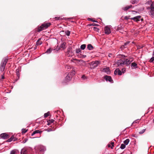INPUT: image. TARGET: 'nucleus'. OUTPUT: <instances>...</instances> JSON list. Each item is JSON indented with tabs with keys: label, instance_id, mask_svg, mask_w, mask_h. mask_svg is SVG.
Here are the masks:
<instances>
[{
	"label": "nucleus",
	"instance_id": "nucleus-1",
	"mask_svg": "<svg viewBox=\"0 0 154 154\" xmlns=\"http://www.w3.org/2000/svg\"><path fill=\"white\" fill-rule=\"evenodd\" d=\"M36 150V154H43L44 152L46 150L45 147L42 146H39L35 148Z\"/></svg>",
	"mask_w": 154,
	"mask_h": 154
},
{
	"label": "nucleus",
	"instance_id": "nucleus-2",
	"mask_svg": "<svg viewBox=\"0 0 154 154\" xmlns=\"http://www.w3.org/2000/svg\"><path fill=\"white\" fill-rule=\"evenodd\" d=\"M75 74V72L74 70L72 71L71 72L69 73L65 78V82L66 83L70 80L72 77Z\"/></svg>",
	"mask_w": 154,
	"mask_h": 154
},
{
	"label": "nucleus",
	"instance_id": "nucleus-3",
	"mask_svg": "<svg viewBox=\"0 0 154 154\" xmlns=\"http://www.w3.org/2000/svg\"><path fill=\"white\" fill-rule=\"evenodd\" d=\"M51 24L50 23H46L42 24L40 26L38 27V31L40 32L42 30L47 28L50 26Z\"/></svg>",
	"mask_w": 154,
	"mask_h": 154
},
{
	"label": "nucleus",
	"instance_id": "nucleus-4",
	"mask_svg": "<svg viewBox=\"0 0 154 154\" xmlns=\"http://www.w3.org/2000/svg\"><path fill=\"white\" fill-rule=\"evenodd\" d=\"M8 59L7 58H4L2 60V62L1 64L0 70L3 72L4 71L5 66V65L7 62Z\"/></svg>",
	"mask_w": 154,
	"mask_h": 154
},
{
	"label": "nucleus",
	"instance_id": "nucleus-5",
	"mask_svg": "<svg viewBox=\"0 0 154 154\" xmlns=\"http://www.w3.org/2000/svg\"><path fill=\"white\" fill-rule=\"evenodd\" d=\"M100 63V61L98 60H96L95 61H93L90 64L91 68V69H94Z\"/></svg>",
	"mask_w": 154,
	"mask_h": 154
},
{
	"label": "nucleus",
	"instance_id": "nucleus-6",
	"mask_svg": "<svg viewBox=\"0 0 154 154\" xmlns=\"http://www.w3.org/2000/svg\"><path fill=\"white\" fill-rule=\"evenodd\" d=\"M123 59H120L116 62L115 64L117 66H123L125 65Z\"/></svg>",
	"mask_w": 154,
	"mask_h": 154
},
{
	"label": "nucleus",
	"instance_id": "nucleus-7",
	"mask_svg": "<svg viewBox=\"0 0 154 154\" xmlns=\"http://www.w3.org/2000/svg\"><path fill=\"white\" fill-rule=\"evenodd\" d=\"M111 26H107L105 27L104 28V31L105 34L109 35L111 32Z\"/></svg>",
	"mask_w": 154,
	"mask_h": 154
},
{
	"label": "nucleus",
	"instance_id": "nucleus-8",
	"mask_svg": "<svg viewBox=\"0 0 154 154\" xmlns=\"http://www.w3.org/2000/svg\"><path fill=\"white\" fill-rule=\"evenodd\" d=\"M124 61V64L125 65H128L130 64L131 62H132L133 59L132 58H129L128 59H123Z\"/></svg>",
	"mask_w": 154,
	"mask_h": 154
},
{
	"label": "nucleus",
	"instance_id": "nucleus-9",
	"mask_svg": "<svg viewBox=\"0 0 154 154\" xmlns=\"http://www.w3.org/2000/svg\"><path fill=\"white\" fill-rule=\"evenodd\" d=\"M141 16H138L134 17L131 18L130 19L133 20L135 22H138L140 21V20H141V21L143 20V19H141Z\"/></svg>",
	"mask_w": 154,
	"mask_h": 154
},
{
	"label": "nucleus",
	"instance_id": "nucleus-10",
	"mask_svg": "<svg viewBox=\"0 0 154 154\" xmlns=\"http://www.w3.org/2000/svg\"><path fill=\"white\" fill-rule=\"evenodd\" d=\"M104 79L106 81H108L109 82L112 83L113 82V81L112 79L111 76L106 75L104 77Z\"/></svg>",
	"mask_w": 154,
	"mask_h": 154
},
{
	"label": "nucleus",
	"instance_id": "nucleus-11",
	"mask_svg": "<svg viewBox=\"0 0 154 154\" xmlns=\"http://www.w3.org/2000/svg\"><path fill=\"white\" fill-rule=\"evenodd\" d=\"M102 71L103 72L106 73L107 74H109L110 73V70L109 67H106L103 69Z\"/></svg>",
	"mask_w": 154,
	"mask_h": 154
},
{
	"label": "nucleus",
	"instance_id": "nucleus-12",
	"mask_svg": "<svg viewBox=\"0 0 154 154\" xmlns=\"http://www.w3.org/2000/svg\"><path fill=\"white\" fill-rule=\"evenodd\" d=\"M0 137L4 139H6L8 137V135L5 133H2L0 134Z\"/></svg>",
	"mask_w": 154,
	"mask_h": 154
},
{
	"label": "nucleus",
	"instance_id": "nucleus-13",
	"mask_svg": "<svg viewBox=\"0 0 154 154\" xmlns=\"http://www.w3.org/2000/svg\"><path fill=\"white\" fill-rule=\"evenodd\" d=\"M129 42H127L125 43L124 45H122L121 46V48L122 49H123L124 48L127 47V45L129 44Z\"/></svg>",
	"mask_w": 154,
	"mask_h": 154
},
{
	"label": "nucleus",
	"instance_id": "nucleus-14",
	"mask_svg": "<svg viewBox=\"0 0 154 154\" xmlns=\"http://www.w3.org/2000/svg\"><path fill=\"white\" fill-rule=\"evenodd\" d=\"M150 7H151L150 13L151 14H152L154 13V5L153 4H151Z\"/></svg>",
	"mask_w": 154,
	"mask_h": 154
},
{
	"label": "nucleus",
	"instance_id": "nucleus-15",
	"mask_svg": "<svg viewBox=\"0 0 154 154\" xmlns=\"http://www.w3.org/2000/svg\"><path fill=\"white\" fill-rule=\"evenodd\" d=\"M21 154H28L27 151L25 149H22L21 151Z\"/></svg>",
	"mask_w": 154,
	"mask_h": 154
},
{
	"label": "nucleus",
	"instance_id": "nucleus-16",
	"mask_svg": "<svg viewBox=\"0 0 154 154\" xmlns=\"http://www.w3.org/2000/svg\"><path fill=\"white\" fill-rule=\"evenodd\" d=\"M132 5H130L129 6H127L126 7L123 8L122 9L123 10L126 11L129 8H131L132 7Z\"/></svg>",
	"mask_w": 154,
	"mask_h": 154
},
{
	"label": "nucleus",
	"instance_id": "nucleus-17",
	"mask_svg": "<svg viewBox=\"0 0 154 154\" xmlns=\"http://www.w3.org/2000/svg\"><path fill=\"white\" fill-rule=\"evenodd\" d=\"M42 131H40L39 130H35V131H34L33 133L32 134V136L34 134L37 133H40L41 132H42Z\"/></svg>",
	"mask_w": 154,
	"mask_h": 154
},
{
	"label": "nucleus",
	"instance_id": "nucleus-18",
	"mask_svg": "<svg viewBox=\"0 0 154 154\" xmlns=\"http://www.w3.org/2000/svg\"><path fill=\"white\" fill-rule=\"evenodd\" d=\"M87 48L89 50H91L93 49V47L91 44H89L88 45Z\"/></svg>",
	"mask_w": 154,
	"mask_h": 154
},
{
	"label": "nucleus",
	"instance_id": "nucleus-19",
	"mask_svg": "<svg viewBox=\"0 0 154 154\" xmlns=\"http://www.w3.org/2000/svg\"><path fill=\"white\" fill-rule=\"evenodd\" d=\"M14 136H12L7 141L8 142H10L13 140H15L14 139Z\"/></svg>",
	"mask_w": 154,
	"mask_h": 154
},
{
	"label": "nucleus",
	"instance_id": "nucleus-20",
	"mask_svg": "<svg viewBox=\"0 0 154 154\" xmlns=\"http://www.w3.org/2000/svg\"><path fill=\"white\" fill-rule=\"evenodd\" d=\"M54 121V120H53V119H50L48 121V125H49L51 124V123L53 122Z\"/></svg>",
	"mask_w": 154,
	"mask_h": 154
},
{
	"label": "nucleus",
	"instance_id": "nucleus-21",
	"mask_svg": "<svg viewBox=\"0 0 154 154\" xmlns=\"http://www.w3.org/2000/svg\"><path fill=\"white\" fill-rule=\"evenodd\" d=\"M53 50V48H49L47 50L46 53L48 54H50L51 53V51Z\"/></svg>",
	"mask_w": 154,
	"mask_h": 154
},
{
	"label": "nucleus",
	"instance_id": "nucleus-22",
	"mask_svg": "<svg viewBox=\"0 0 154 154\" xmlns=\"http://www.w3.org/2000/svg\"><path fill=\"white\" fill-rule=\"evenodd\" d=\"M42 41H40V39H39L36 42V45H40L42 44Z\"/></svg>",
	"mask_w": 154,
	"mask_h": 154
},
{
	"label": "nucleus",
	"instance_id": "nucleus-23",
	"mask_svg": "<svg viewBox=\"0 0 154 154\" xmlns=\"http://www.w3.org/2000/svg\"><path fill=\"white\" fill-rule=\"evenodd\" d=\"M129 142V140L128 139H127L124 141V144L125 145H127Z\"/></svg>",
	"mask_w": 154,
	"mask_h": 154
},
{
	"label": "nucleus",
	"instance_id": "nucleus-24",
	"mask_svg": "<svg viewBox=\"0 0 154 154\" xmlns=\"http://www.w3.org/2000/svg\"><path fill=\"white\" fill-rule=\"evenodd\" d=\"M131 66L137 68V64L135 63H133L131 64Z\"/></svg>",
	"mask_w": 154,
	"mask_h": 154
},
{
	"label": "nucleus",
	"instance_id": "nucleus-25",
	"mask_svg": "<svg viewBox=\"0 0 154 154\" xmlns=\"http://www.w3.org/2000/svg\"><path fill=\"white\" fill-rule=\"evenodd\" d=\"M86 45L83 44L81 45L80 48L82 50H84L86 47Z\"/></svg>",
	"mask_w": 154,
	"mask_h": 154
},
{
	"label": "nucleus",
	"instance_id": "nucleus-26",
	"mask_svg": "<svg viewBox=\"0 0 154 154\" xmlns=\"http://www.w3.org/2000/svg\"><path fill=\"white\" fill-rule=\"evenodd\" d=\"M125 145H125L124 144H122L121 145V146H120V148L122 149H125V146H126Z\"/></svg>",
	"mask_w": 154,
	"mask_h": 154
},
{
	"label": "nucleus",
	"instance_id": "nucleus-27",
	"mask_svg": "<svg viewBox=\"0 0 154 154\" xmlns=\"http://www.w3.org/2000/svg\"><path fill=\"white\" fill-rule=\"evenodd\" d=\"M137 0H132L131 2V3L133 4H137Z\"/></svg>",
	"mask_w": 154,
	"mask_h": 154
},
{
	"label": "nucleus",
	"instance_id": "nucleus-28",
	"mask_svg": "<svg viewBox=\"0 0 154 154\" xmlns=\"http://www.w3.org/2000/svg\"><path fill=\"white\" fill-rule=\"evenodd\" d=\"M61 47L63 48V49H65L66 48L65 44L64 43H63L62 44L61 46Z\"/></svg>",
	"mask_w": 154,
	"mask_h": 154
},
{
	"label": "nucleus",
	"instance_id": "nucleus-29",
	"mask_svg": "<svg viewBox=\"0 0 154 154\" xmlns=\"http://www.w3.org/2000/svg\"><path fill=\"white\" fill-rule=\"evenodd\" d=\"M50 113L49 112H48L47 113H45L44 114V117L46 118L49 115Z\"/></svg>",
	"mask_w": 154,
	"mask_h": 154
},
{
	"label": "nucleus",
	"instance_id": "nucleus-30",
	"mask_svg": "<svg viewBox=\"0 0 154 154\" xmlns=\"http://www.w3.org/2000/svg\"><path fill=\"white\" fill-rule=\"evenodd\" d=\"M17 152L14 150L12 151L10 153V154H17Z\"/></svg>",
	"mask_w": 154,
	"mask_h": 154
},
{
	"label": "nucleus",
	"instance_id": "nucleus-31",
	"mask_svg": "<svg viewBox=\"0 0 154 154\" xmlns=\"http://www.w3.org/2000/svg\"><path fill=\"white\" fill-rule=\"evenodd\" d=\"M54 18L56 20H63V18H61L60 17H55Z\"/></svg>",
	"mask_w": 154,
	"mask_h": 154
},
{
	"label": "nucleus",
	"instance_id": "nucleus-32",
	"mask_svg": "<svg viewBox=\"0 0 154 154\" xmlns=\"http://www.w3.org/2000/svg\"><path fill=\"white\" fill-rule=\"evenodd\" d=\"M93 29L95 31H97V32H98L99 30L98 28H97L96 27H93Z\"/></svg>",
	"mask_w": 154,
	"mask_h": 154
},
{
	"label": "nucleus",
	"instance_id": "nucleus-33",
	"mask_svg": "<svg viewBox=\"0 0 154 154\" xmlns=\"http://www.w3.org/2000/svg\"><path fill=\"white\" fill-rule=\"evenodd\" d=\"M146 130V129H143L141 131H140V132H139V133L140 134H143V133H144V132Z\"/></svg>",
	"mask_w": 154,
	"mask_h": 154
},
{
	"label": "nucleus",
	"instance_id": "nucleus-34",
	"mask_svg": "<svg viewBox=\"0 0 154 154\" xmlns=\"http://www.w3.org/2000/svg\"><path fill=\"white\" fill-rule=\"evenodd\" d=\"M66 34L67 35L69 36L70 34V32L69 31L67 30L65 32Z\"/></svg>",
	"mask_w": 154,
	"mask_h": 154
},
{
	"label": "nucleus",
	"instance_id": "nucleus-35",
	"mask_svg": "<svg viewBox=\"0 0 154 154\" xmlns=\"http://www.w3.org/2000/svg\"><path fill=\"white\" fill-rule=\"evenodd\" d=\"M122 72L121 71L118 69V74L119 75H122Z\"/></svg>",
	"mask_w": 154,
	"mask_h": 154
},
{
	"label": "nucleus",
	"instance_id": "nucleus-36",
	"mask_svg": "<svg viewBox=\"0 0 154 154\" xmlns=\"http://www.w3.org/2000/svg\"><path fill=\"white\" fill-rule=\"evenodd\" d=\"M27 131V130H26L25 129H22V133H25Z\"/></svg>",
	"mask_w": 154,
	"mask_h": 154
},
{
	"label": "nucleus",
	"instance_id": "nucleus-37",
	"mask_svg": "<svg viewBox=\"0 0 154 154\" xmlns=\"http://www.w3.org/2000/svg\"><path fill=\"white\" fill-rule=\"evenodd\" d=\"M150 62L154 63V57H152L150 60Z\"/></svg>",
	"mask_w": 154,
	"mask_h": 154
},
{
	"label": "nucleus",
	"instance_id": "nucleus-38",
	"mask_svg": "<svg viewBox=\"0 0 154 154\" xmlns=\"http://www.w3.org/2000/svg\"><path fill=\"white\" fill-rule=\"evenodd\" d=\"M138 120H139L138 119H137V120H135V121H134L132 123V125H133L134 123H139V122Z\"/></svg>",
	"mask_w": 154,
	"mask_h": 154
},
{
	"label": "nucleus",
	"instance_id": "nucleus-39",
	"mask_svg": "<svg viewBox=\"0 0 154 154\" xmlns=\"http://www.w3.org/2000/svg\"><path fill=\"white\" fill-rule=\"evenodd\" d=\"M16 73H17V76L19 77V69H17L16 70Z\"/></svg>",
	"mask_w": 154,
	"mask_h": 154
},
{
	"label": "nucleus",
	"instance_id": "nucleus-40",
	"mask_svg": "<svg viewBox=\"0 0 154 154\" xmlns=\"http://www.w3.org/2000/svg\"><path fill=\"white\" fill-rule=\"evenodd\" d=\"M81 51L80 49H77L76 50V52L77 53H79L81 52Z\"/></svg>",
	"mask_w": 154,
	"mask_h": 154
},
{
	"label": "nucleus",
	"instance_id": "nucleus-41",
	"mask_svg": "<svg viewBox=\"0 0 154 154\" xmlns=\"http://www.w3.org/2000/svg\"><path fill=\"white\" fill-rule=\"evenodd\" d=\"M121 29H122V27L120 26H119L118 27L117 30L118 31H119V30H121Z\"/></svg>",
	"mask_w": 154,
	"mask_h": 154
},
{
	"label": "nucleus",
	"instance_id": "nucleus-42",
	"mask_svg": "<svg viewBox=\"0 0 154 154\" xmlns=\"http://www.w3.org/2000/svg\"><path fill=\"white\" fill-rule=\"evenodd\" d=\"M118 69H117L115 70L114 72V73L116 75L117 74H118Z\"/></svg>",
	"mask_w": 154,
	"mask_h": 154
},
{
	"label": "nucleus",
	"instance_id": "nucleus-43",
	"mask_svg": "<svg viewBox=\"0 0 154 154\" xmlns=\"http://www.w3.org/2000/svg\"><path fill=\"white\" fill-rule=\"evenodd\" d=\"M152 1H150L147 2L146 3V4H151H151H152Z\"/></svg>",
	"mask_w": 154,
	"mask_h": 154
},
{
	"label": "nucleus",
	"instance_id": "nucleus-44",
	"mask_svg": "<svg viewBox=\"0 0 154 154\" xmlns=\"http://www.w3.org/2000/svg\"><path fill=\"white\" fill-rule=\"evenodd\" d=\"M4 73L3 74V75H2L1 79H0V80H1L2 79H4L5 78L4 77Z\"/></svg>",
	"mask_w": 154,
	"mask_h": 154
},
{
	"label": "nucleus",
	"instance_id": "nucleus-45",
	"mask_svg": "<svg viewBox=\"0 0 154 154\" xmlns=\"http://www.w3.org/2000/svg\"><path fill=\"white\" fill-rule=\"evenodd\" d=\"M82 78L84 80H85V79H86V77L85 75H83L82 77Z\"/></svg>",
	"mask_w": 154,
	"mask_h": 154
},
{
	"label": "nucleus",
	"instance_id": "nucleus-46",
	"mask_svg": "<svg viewBox=\"0 0 154 154\" xmlns=\"http://www.w3.org/2000/svg\"><path fill=\"white\" fill-rule=\"evenodd\" d=\"M71 52H70V51H68V54H67V55H68V56H72V54H69V53H70Z\"/></svg>",
	"mask_w": 154,
	"mask_h": 154
},
{
	"label": "nucleus",
	"instance_id": "nucleus-47",
	"mask_svg": "<svg viewBox=\"0 0 154 154\" xmlns=\"http://www.w3.org/2000/svg\"><path fill=\"white\" fill-rule=\"evenodd\" d=\"M27 139H25L23 141V143H25L27 141Z\"/></svg>",
	"mask_w": 154,
	"mask_h": 154
},
{
	"label": "nucleus",
	"instance_id": "nucleus-48",
	"mask_svg": "<svg viewBox=\"0 0 154 154\" xmlns=\"http://www.w3.org/2000/svg\"><path fill=\"white\" fill-rule=\"evenodd\" d=\"M114 142H112L111 143V144L112 145V147H113L114 146Z\"/></svg>",
	"mask_w": 154,
	"mask_h": 154
},
{
	"label": "nucleus",
	"instance_id": "nucleus-49",
	"mask_svg": "<svg viewBox=\"0 0 154 154\" xmlns=\"http://www.w3.org/2000/svg\"><path fill=\"white\" fill-rule=\"evenodd\" d=\"M90 20H91L92 21L94 22H97L96 21L94 20H93V19H90Z\"/></svg>",
	"mask_w": 154,
	"mask_h": 154
},
{
	"label": "nucleus",
	"instance_id": "nucleus-50",
	"mask_svg": "<svg viewBox=\"0 0 154 154\" xmlns=\"http://www.w3.org/2000/svg\"><path fill=\"white\" fill-rule=\"evenodd\" d=\"M91 25L97 26V24H92Z\"/></svg>",
	"mask_w": 154,
	"mask_h": 154
},
{
	"label": "nucleus",
	"instance_id": "nucleus-51",
	"mask_svg": "<svg viewBox=\"0 0 154 154\" xmlns=\"http://www.w3.org/2000/svg\"><path fill=\"white\" fill-rule=\"evenodd\" d=\"M82 57L83 58H85L86 57V56L85 55H82Z\"/></svg>",
	"mask_w": 154,
	"mask_h": 154
},
{
	"label": "nucleus",
	"instance_id": "nucleus-52",
	"mask_svg": "<svg viewBox=\"0 0 154 154\" xmlns=\"http://www.w3.org/2000/svg\"><path fill=\"white\" fill-rule=\"evenodd\" d=\"M125 19H130V18H128L127 17H125Z\"/></svg>",
	"mask_w": 154,
	"mask_h": 154
},
{
	"label": "nucleus",
	"instance_id": "nucleus-53",
	"mask_svg": "<svg viewBox=\"0 0 154 154\" xmlns=\"http://www.w3.org/2000/svg\"><path fill=\"white\" fill-rule=\"evenodd\" d=\"M111 55H112V54H109V57H111Z\"/></svg>",
	"mask_w": 154,
	"mask_h": 154
},
{
	"label": "nucleus",
	"instance_id": "nucleus-54",
	"mask_svg": "<svg viewBox=\"0 0 154 154\" xmlns=\"http://www.w3.org/2000/svg\"><path fill=\"white\" fill-rule=\"evenodd\" d=\"M110 146L109 145H108V147H110Z\"/></svg>",
	"mask_w": 154,
	"mask_h": 154
},
{
	"label": "nucleus",
	"instance_id": "nucleus-55",
	"mask_svg": "<svg viewBox=\"0 0 154 154\" xmlns=\"http://www.w3.org/2000/svg\"><path fill=\"white\" fill-rule=\"evenodd\" d=\"M67 68H68V69H69V66H67Z\"/></svg>",
	"mask_w": 154,
	"mask_h": 154
},
{
	"label": "nucleus",
	"instance_id": "nucleus-56",
	"mask_svg": "<svg viewBox=\"0 0 154 154\" xmlns=\"http://www.w3.org/2000/svg\"><path fill=\"white\" fill-rule=\"evenodd\" d=\"M153 55H154V52H153Z\"/></svg>",
	"mask_w": 154,
	"mask_h": 154
},
{
	"label": "nucleus",
	"instance_id": "nucleus-57",
	"mask_svg": "<svg viewBox=\"0 0 154 154\" xmlns=\"http://www.w3.org/2000/svg\"><path fill=\"white\" fill-rule=\"evenodd\" d=\"M122 71L123 72V69H122Z\"/></svg>",
	"mask_w": 154,
	"mask_h": 154
},
{
	"label": "nucleus",
	"instance_id": "nucleus-58",
	"mask_svg": "<svg viewBox=\"0 0 154 154\" xmlns=\"http://www.w3.org/2000/svg\"><path fill=\"white\" fill-rule=\"evenodd\" d=\"M153 44H154V42H153Z\"/></svg>",
	"mask_w": 154,
	"mask_h": 154
}]
</instances>
